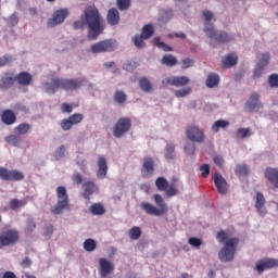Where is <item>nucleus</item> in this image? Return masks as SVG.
<instances>
[{
    "mask_svg": "<svg viewBox=\"0 0 278 278\" xmlns=\"http://www.w3.org/2000/svg\"><path fill=\"white\" fill-rule=\"evenodd\" d=\"M97 177L99 179H105L108 177V160L105 156H99Z\"/></svg>",
    "mask_w": 278,
    "mask_h": 278,
    "instance_id": "nucleus-19",
    "label": "nucleus"
},
{
    "mask_svg": "<svg viewBox=\"0 0 278 278\" xmlns=\"http://www.w3.org/2000/svg\"><path fill=\"white\" fill-rule=\"evenodd\" d=\"M86 81V78H76V79H64V78H54L50 83L45 84L46 92L48 94H55L60 88L63 90H77L81 88Z\"/></svg>",
    "mask_w": 278,
    "mask_h": 278,
    "instance_id": "nucleus-3",
    "label": "nucleus"
},
{
    "mask_svg": "<svg viewBox=\"0 0 278 278\" xmlns=\"http://www.w3.org/2000/svg\"><path fill=\"white\" fill-rule=\"evenodd\" d=\"M188 243L191 247H195V249H199L202 244L201 239L197 238V237H191L188 239Z\"/></svg>",
    "mask_w": 278,
    "mask_h": 278,
    "instance_id": "nucleus-55",
    "label": "nucleus"
},
{
    "mask_svg": "<svg viewBox=\"0 0 278 278\" xmlns=\"http://www.w3.org/2000/svg\"><path fill=\"white\" fill-rule=\"evenodd\" d=\"M132 42L137 49H144L146 43H144V37L142 35H135L132 38Z\"/></svg>",
    "mask_w": 278,
    "mask_h": 278,
    "instance_id": "nucleus-43",
    "label": "nucleus"
},
{
    "mask_svg": "<svg viewBox=\"0 0 278 278\" xmlns=\"http://www.w3.org/2000/svg\"><path fill=\"white\" fill-rule=\"evenodd\" d=\"M81 121H84V114L75 113L68 118H64L61 121V128L63 129V131H71V129H73V125H79Z\"/></svg>",
    "mask_w": 278,
    "mask_h": 278,
    "instance_id": "nucleus-13",
    "label": "nucleus"
},
{
    "mask_svg": "<svg viewBox=\"0 0 278 278\" xmlns=\"http://www.w3.org/2000/svg\"><path fill=\"white\" fill-rule=\"evenodd\" d=\"M83 188H84L83 197L87 200H90V197H92V194H94V192L99 190V188L92 181L84 182Z\"/></svg>",
    "mask_w": 278,
    "mask_h": 278,
    "instance_id": "nucleus-22",
    "label": "nucleus"
},
{
    "mask_svg": "<svg viewBox=\"0 0 278 278\" xmlns=\"http://www.w3.org/2000/svg\"><path fill=\"white\" fill-rule=\"evenodd\" d=\"M162 64L169 67L177 66V58L173 54H164L162 58Z\"/></svg>",
    "mask_w": 278,
    "mask_h": 278,
    "instance_id": "nucleus-32",
    "label": "nucleus"
},
{
    "mask_svg": "<svg viewBox=\"0 0 278 278\" xmlns=\"http://www.w3.org/2000/svg\"><path fill=\"white\" fill-rule=\"evenodd\" d=\"M86 25L89 40H97L105 29L103 16H101L99 9L94 4L85 8L80 21L74 22L73 27L74 29H84Z\"/></svg>",
    "mask_w": 278,
    "mask_h": 278,
    "instance_id": "nucleus-1",
    "label": "nucleus"
},
{
    "mask_svg": "<svg viewBox=\"0 0 278 278\" xmlns=\"http://www.w3.org/2000/svg\"><path fill=\"white\" fill-rule=\"evenodd\" d=\"M22 141L23 139L21 138V136L10 135L5 137V142H8L9 144H12L13 147H18Z\"/></svg>",
    "mask_w": 278,
    "mask_h": 278,
    "instance_id": "nucleus-38",
    "label": "nucleus"
},
{
    "mask_svg": "<svg viewBox=\"0 0 278 278\" xmlns=\"http://www.w3.org/2000/svg\"><path fill=\"white\" fill-rule=\"evenodd\" d=\"M21 235L16 229H7L0 233V249L12 247L18 242Z\"/></svg>",
    "mask_w": 278,
    "mask_h": 278,
    "instance_id": "nucleus-6",
    "label": "nucleus"
},
{
    "mask_svg": "<svg viewBox=\"0 0 278 278\" xmlns=\"http://www.w3.org/2000/svg\"><path fill=\"white\" fill-rule=\"evenodd\" d=\"M186 136L191 142H197L198 144H201V142H205V134L203 132V130H201V128L194 125L187 127Z\"/></svg>",
    "mask_w": 278,
    "mask_h": 278,
    "instance_id": "nucleus-11",
    "label": "nucleus"
},
{
    "mask_svg": "<svg viewBox=\"0 0 278 278\" xmlns=\"http://www.w3.org/2000/svg\"><path fill=\"white\" fill-rule=\"evenodd\" d=\"M213 162L214 164H216V166H219L220 168H223V165L225 164V160H223V156L220 155L214 156Z\"/></svg>",
    "mask_w": 278,
    "mask_h": 278,
    "instance_id": "nucleus-62",
    "label": "nucleus"
},
{
    "mask_svg": "<svg viewBox=\"0 0 278 278\" xmlns=\"http://www.w3.org/2000/svg\"><path fill=\"white\" fill-rule=\"evenodd\" d=\"M194 151H197V146L194 143H186L185 153H187V155H194Z\"/></svg>",
    "mask_w": 278,
    "mask_h": 278,
    "instance_id": "nucleus-54",
    "label": "nucleus"
},
{
    "mask_svg": "<svg viewBox=\"0 0 278 278\" xmlns=\"http://www.w3.org/2000/svg\"><path fill=\"white\" fill-rule=\"evenodd\" d=\"M220 83V77L217 74L210 73L206 78V86L207 88H216Z\"/></svg>",
    "mask_w": 278,
    "mask_h": 278,
    "instance_id": "nucleus-29",
    "label": "nucleus"
},
{
    "mask_svg": "<svg viewBox=\"0 0 278 278\" xmlns=\"http://www.w3.org/2000/svg\"><path fill=\"white\" fill-rule=\"evenodd\" d=\"M264 175L274 187L278 188V168L268 167Z\"/></svg>",
    "mask_w": 278,
    "mask_h": 278,
    "instance_id": "nucleus-25",
    "label": "nucleus"
},
{
    "mask_svg": "<svg viewBox=\"0 0 278 278\" xmlns=\"http://www.w3.org/2000/svg\"><path fill=\"white\" fill-rule=\"evenodd\" d=\"M278 261L276 258H262L256 262L255 270L258 275H262L264 270H269L270 268H277Z\"/></svg>",
    "mask_w": 278,
    "mask_h": 278,
    "instance_id": "nucleus-15",
    "label": "nucleus"
},
{
    "mask_svg": "<svg viewBox=\"0 0 278 278\" xmlns=\"http://www.w3.org/2000/svg\"><path fill=\"white\" fill-rule=\"evenodd\" d=\"M194 64V61L192 59H185L182 60V68H190Z\"/></svg>",
    "mask_w": 278,
    "mask_h": 278,
    "instance_id": "nucleus-63",
    "label": "nucleus"
},
{
    "mask_svg": "<svg viewBox=\"0 0 278 278\" xmlns=\"http://www.w3.org/2000/svg\"><path fill=\"white\" fill-rule=\"evenodd\" d=\"M236 175L238 177H247L249 175V167L247 165H237Z\"/></svg>",
    "mask_w": 278,
    "mask_h": 278,
    "instance_id": "nucleus-46",
    "label": "nucleus"
},
{
    "mask_svg": "<svg viewBox=\"0 0 278 278\" xmlns=\"http://www.w3.org/2000/svg\"><path fill=\"white\" fill-rule=\"evenodd\" d=\"M116 49V43L112 39H104L93 43L90 48L91 53H108Z\"/></svg>",
    "mask_w": 278,
    "mask_h": 278,
    "instance_id": "nucleus-10",
    "label": "nucleus"
},
{
    "mask_svg": "<svg viewBox=\"0 0 278 278\" xmlns=\"http://www.w3.org/2000/svg\"><path fill=\"white\" fill-rule=\"evenodd\" d=\"M8 24L10 27H15V25H18V16H16V14H12L9 17Z\"/></svg>",
    "mask_w": 278,
    "mask_h": 278,
    "instance_id": "nucleus-61",
    "label": "nucleus"
},
{
    "mask_svg": "<svg viewBox=\"0 0 278 278\" xmlns=\"http://www.w3.org/2000/svg\"><path fill=\"white\" fill-rule=\"evenodd\" d=\"M139 87L143 92H151L153 90V85H151V81H149V78L141 77L139 79Z\"/></svg>",
    "mask_w": 278,
    "mask_h": 278,
    "instance_id": "nucleus-33",
    "label": "nucleus"
},
{
    "mask_svg": "<svg viewBox=\"0 0 278 278\" xmlns=\"http://www.w3.org/2000/svg\"><path fill=\"white\" fill-rule=\"evenodd\" d=\"M227 127H229V121L218 119L212 125V130L215 134H218V131H220V129H227Z\"/></svg>",
    "mask_w": 278,
    "mask_h": 278,
    "instance_id": "nucleus-30",
    "label": "nucleus"
},
{
    "mask_svg": "<svg viewBox=\"0 0 278 278\" xmlns=\"http://www.w3.org/2000/svg\"><path fill=\"white\" fill-rule=\"evenodd\" d=\"M2 278H16V274L12 271H5Z\"/></svg>",
    "mask_w": 278,
    "mask_h": 278,
    "instance_id": "nucleus-64",
    "label": "nucleus"
},
{
    "mask_svg": "<svg viewBox=\"0 0 278 278\" xmlns=\"http://www.w3.org/2000/svg\"><path fill=\"white\" fill-rule=\"evenodd\" d=\"M202 15L205 21L204 27H210V25H214V24L210 23L212 21V18H214V13L205 10V11H202Z\"/></svg>",
    "mask_w": 278,
    "mask_h": 278,
    "instance_id": "nucleus-44",
    "label": "nucleus"
},
{
    "mask_svg": "<svg viewBox=\"0 0 278 278\" xmlns=\"http://www.w3.org/2000/svg\"><path fill=\"white\" fill-rule=\"evenodd\" d=\"M216 238L219 244H224L218 253L220 262H231L236 255V249H238L240 240L236 237L229 238V233L225 232V230L218 231Z\"/></svg>",
    "mask_w": 278,
    "mask_h": 278,
    "instance_id": "nucleus-2",
    "label": "nucleus"
},
{
    "mask_svg": "<svg viewBox=\"0 0 278 278\" xmlns=\"http://www.w3.org/2000/svg\"><path fill=\"white\" fill-rule=\"evenodd\" d=\"M165 157L166 160H175V144L168 143L166 146Z\"/></svg>",
    "mask_w": 278,
    "mask_h": 278,
    "instance_id": "nucleus-45",
    "label": "nucleus"
},
{
    "mask_svg": "<svg viewBox=\"0 0 278 278\" xmlns=\"http://www.w3.org/2000/svg\"><path fill=\"white\" fill-rule=\"evenodd\" d=\"M165 194L167 198L177 197V194H179V190L175 188L174 184H170L165 190Z\"/></svg>",
    "mask_w": 278,
    "mask_h": 278,
    "instance_id": "nucleus-48",
    "label": "nucleus"
},
{
    "mask_svg": "<svg viewBox=\"0 0 278 278\" xmlns=\"http://www.w3.org/2000/svg\"><path fill=\"white\" fill-rule=\"evenodd\" d=\"M268 62H270V55L268 53H265L262 55V59L258 62V65L266 67L268 66Z\"/></svg>",
    "mask_w": 278,
    "mask_h": 278,
    "instance_id": "nucleus-58",
    "label": "nucleus"
},
{
    "mask_svg": "<svg viewBox=\"0 0 278 278\" xmlns=\"http://www.w3.org/2000/svg\"><path fill=\"white\" fill-rule=\"evenodd\" d=\"M128 236L130 240H140V237L142 236V229L138 226H134L129 229Z\"/></svg>",
    "mask_w": 278,
    "mask_h": 278,
    "instance_id": "nucleus-34",
    "label": "nucleus"
},
{
    "mask_svg": "<svg viewBox=\"0 0 278 278\" xmlns=\"http://www.w3.org/2000/svg\"><path fill=\"white\" fill-rule=\"evenodd\" d=\"M106 22L112 26L118 25L121 23V13L118 12V9L111 8L106 14Z\"/></svg>",
    "mask_w": 278,
    "mask_h": 278,
    "instance_id": "nucleus-20",
    "label": "nucleus"
},
{
    "mask_svg": "<svg viewBox=\"0 0 278 278\" xmlns=\"http://www.w3.org/2000/svg\"><path fill=\"white\" fill-rule=\"evenodd\" d=\"M255 108H260V96L257 94V92H253L247 102V109L250 112H253Z\"/></svg>",
    "mask_w": 278,
    "mask_h": 278,
    "instance_id": "nucleus-28",
    "label": "nucleus"
},
{
    "mask_svg": "<svg viewBox=\"0 0 278 278\" xmlns=\"http://www.w3.org/2000/svg\"><path fill=\"white\" fill-rule=\"evenodd\" d=\"M153 199L157 207L149 202H141V208L143 212L150 216H162L164 214H168V205H166L164 198H162L160 194H154Z\"/></svg>",
    "mask_w": 278,
    "mask_h": 278,
    "instance_id": "nucleus-4",
    "label": "nucleus"
},
{
    "mask_svg": "<svg viewBox=\"0 0 278 278\" xmlns=\"http://www.w3.org/2000/svg\"><path fill=\"white\" fill-rule=\"evenodd\" d=\"M213 181L219 194H227V180L223 175H220V173H215L213 175Z\"/></svg>",
    "mask_w": 278,
    "mask_h": 278,
    "instance_id": "nucleus-18",
    "label": "nucleus"
},
{
    "mask_svg": "<svg viewBox=\"0 0 278 278\" xmlns=\"http://www.w3.org/2000/svg\"><path fill=\"white\" fill-rule=\"evenodd\" d=\"M84 249L88 253H92V251H96L97 249V241H94V239H86L84 242Z\"/></svg>",
    "mask_w": 278,
    "mask_h": 278,
    "instance_id": "nucleus-39",
    "label": "nucleus"
},
{
    "mask_svg": "<svg viewBox=\"0 0 278 278\" xmlns=\"http://www.w3.org/2000/svg\"><path fill=\"white\" fill-rule=\"evenodd\" d=\"M36 229V220L34 218L27 219V225L25 228L26 233H31Z\"/></svg>",
    "mask_w": 278,
    "mask_h": 278,
    "instance_id": "nucleus-50",
    "label": "nucleus"
},
{
    "mask_svg": "<svg viewBox=\"0 0 278 278\" xmlns=\"http://www.w3.org/2000/svg\"><path fill=\"white\" fill-rule=\"evenodd\" d=\"M129 129H131V118L121 117L114 126L113 136L115 138H123Z\"/></svg>",
    "mask_w": 278,
    "mask_h": 278,
    "instance_id": "nucleus-8",
    "label": "nucleus"
},
{
    "mask_svg": "<svg viewBox=\"0 0 278 278\" xmlns=\"http://www.w3.org/2000/svg\"><path fill=\"white\" fill-rule=\"evenodd\" d=\"M61 112L63 114H71L73 112V105H71L70 103H63L61 105Z\"/></svg>",
    "mask_w": 278,
    "mask_h": 278,
    "instance_id": "nucleus-59",
    "label": "nucleus"
},
{
    "mask_svg": "<svg viewBox=\"0 0 278 278\" xmlns=\"http://www.w3.org/2000/svg\"><path fill=\"white\" fill-rule=\"evenodd\" d=\"M203 31L204 34H206L207 38H212V40H216V42H219L220 45H225L233 40V36L225 31H216V29H214V25H210V27H204Z\"/></svg>",
    "mask_w": 278,
    "mask_h": 278,
    "instance_id": "nucleus-7",
    "label": "nucleus"
},
{
    "mask_svg": "<svg viewBox=\"0 0 278 278\" xmlns=\"http://www.w3.org/2000/svg\"><path fill=\"white\" fill-rule=\"evenodd\" d=\"M56 199L58 203L51 207V214L58 215L64 212V210H70L66 187L60 186L56 188Z\"/></svg>",
    "mask_w": 278,
    "mask_h": 278,
    "instance_id": "nucleus-5",
    "label": "nucleus"
},
{
    "mask_svg": "<svg viewBox=\"0 0 278 278\" xmlns=\"http://www.w3.org/2000/svg\"><path fill=\"white\" fill-rule=\"evenodd\" d=\"M15 81H17L20 86H29L31 85V81H34V78L31 77V74L27 72H21L15 76Z\"/></svg>",
    "mask_w": 278,
    "mask_h": 278,
    "instance_id": "nucleus-24",
    "label": "nucleus"
},
{
    "mask_svg": "<svg viewBox=\"0 0 278 278\" xmlns=\"http://www.w3.org/2000/svg\"><path fill=\"white\" fill-rule=\"evenodd\" d=\"M66 153V148L64 146H60L58 150L54 152V159L55 160H62Z\"/></svg>",
    "mask_w": 278,
    "mask_h": 278,
    "instance_id": "nucleus-52",
    "label": "nucleus"
},
{
    "mask_svg": "<svg viewBox=\"0 0 278 278\" xmlns=\"http://www.w3.org/2000/svg\"><path fill=\"white\" fill-rule=\"evenodd\" d=\"M72 181L75 186H79L84 181V177L79 173H74L72 176Z\"/></svg>",
    "mask_w": 278,
    "mask_h": 278,
    "instance_id": "nucleus-57",
    "label": "nucleus"
},
{
    "mask_svg": "<svg viewBox=\"0 0 278 278\" xmlns=\"http://www.w3.org/2000/svg\"><path fill=\"white\" fill-rule=\"evenodd\" d=\"M129 5H131V0H117L118 10H129Z\"/></svg>",
    "mask_w": 278,
    "mask_h": 278,
    "instance_id": "nucleus-49",
    "label": "nucleus"
},
{
    "mask_svg": "<svg viewBox=\"0 0 278 278\" xmlns=\"http://www.w3.org/2000/svg\"><path fill=\"white\" fill-rule=\"evenodd\" d=\"M268 84H269L270 88H278V75L271 74L268 77Z\"/></svg>",
    "mask_w": 278,
    "mask_h": 278,
    "instance_id": "nucleus-53",
    "label": "nucleus"
},
{
    "mask_svg": "<svg viewBox=\"0 0 278 278\" xmlns=\"http://www.w3.org/2000/svg\"><path fill=\"white\" fill-rule=\"evenodd\" d=\"M90 212L93 216H103L105 214V207L99 203H94L90 206Z\"/></svg>",
    "mask_w": 278,
    "mask_h": 278,
    "instance_id": "nucleus-36",
    "label": "nucleus"
},
{
    "mask_svg": "<svg viewBox=\"0 0 278 278\" xmlns=\"http://www.w3.org/2000/svg\"><path fill=\"white\" fill-rule=\"evenodd\" d=\"M237 64H238V55L233 53L226 55L222 60L223 68H231V66H236Z\"/></svg>",
    "mask_w": 278,
    "mask_h": 278,
    "instance_id": "nucleus-27",
    "label": "nucleus"
},
{
    "mask_svg": "<svg viewBox=\"0 0 278 278\" xmlns=\"http://www.w3.org/2000/svg\"><path fill=\"white\" fill-rule=\"evenodd\" d=\"M31 131V125L27 123H22L15 127V134L18 136H25Z\"/></svg>",
    "mask_w": 278,
    "mask_h": 278,
    "instance_id": "nucleus-31",
    "label": "nucleus"
},
{
    "mask_svg": "<svg viewBox=\"0 0 278 278\" xmlns=\"http://www.w3.org/2000/svg\"><path fill=\"white\" fill-rule=\"evenodd\" d=\"M14 81H16V78L11 73H7L0 79V90H8V88H12V86H14Z\"/></svg>",
    "mask_w": 278,
    "mask_h": 278,
    "instance_id": "nucleus-23",
    "label": "nucleus"
},
{
    "mask_svg": "<svg viewBox=\"0 0 278 278\" xmlns=\"http://www.w3.org/2000/svg\"><path fill=\"white\" fill-rule=\"evenodd\" d=\"M66 18H68V9L56 10L52 17L48 20V27H58V25H62Z\"/></svg>",
    "mask_w": 278,
    "mask_h": 278,
    "instance_id": "nucleus-12",
    "label": "nucleus"
},
{
    "mask_svg": "<svg viewBox=\"0 0 278 278\" xmlns=\"http://www.w3.org/2000/svg\"><path fill=\"white\" fill-rule=\"evenodd\" d=\"M155 186L160 192H165L168 188V180L164 177H159L155 180Z\"/></svg>",
    "mask_w": 278,
    "mask_h": 278,
    "instance_id": "nucleus-35",
    "label": "nucleus"
},
{
    "mask_svg": "<svg viewBox=\"0 0 278 278\" xmlns=\"http://www.w3.org/2000/svg\"><path fill=\"white\" fill-rule=\"evenodd\" d=\"M114 101H115V103L123 105V103H125V101H127V94H125L124 91L117 90L114 93Z\"/></svg>",
    "mask_w": 278,
    "mask_h": 278,
    "instance_id": "nucleus-40",
    "label": "nucleus"
},
{
    "mask_svg": "<svg viewBox=\"0 0 278 278\" xmlns=\"http://www.w3.org/2000/svg\"><path fill=\"white\" fill-rule=\"evenodd\" d=\"M1 121L4 125H14L16 123V114L12 110H4L1 114Z\"/></svg>",
    "mask_w": 278,
    "mask_h": 278,
    "instance_id": "nucleus-26",
    "label": "nucleus"
},
{
    "mask_svg": "<svg viewBox=\"0 0 278 278\" xmlns=\"http://www.w3.org/2000/svg\"><path fill=\"white\" fill-rule=\"evenodd\" d=\"M190 92H192V87H187L185 89L176 90L175 97H177V99H182L184 97H188Z\"/></svg>",
    "mask_w": 278,
    "mask_h": 278,
    "instance_id": "nucleus-47",
    "label": "nucleus"
},
{
    "mask_svg": "<svg viewBox=\"0 0 278 278\" xmlns=\"http://www.w3.org/2000/svg\"><path fill=\"white\" fill-rule=\"evenodd\" d=\"M155 47H157L159 49H162L163 51H173V48L166 43H164V41L160 40V37H155L153 40Z\"/></svg>",
    "mask_w": 278,
    "mask_h": 278,
    "instance_id": "nucleus-42",
    "label": "nucleus"
},
{
    "mask_svg": "<svg viewBox=\"0 0 278 278\" xmlns=\"http://www.w3.org/2000/svg\"><path fill=\"white\" fill-rule=\"evenodd\" d=\"M201 177L207 179L210 177V164H203L200 166Z\"/></svg>",
    "mask_w": 278,
    "mask_h": 278,
    "instance_id": "nucleus-51",
    "label": "nucleus"
},
{
    "mask_svg": "<svg viewBox=\"0 0 278 278\" xmlns=\"http://www.w3.org/2000/svg\"><path fill=\"white\" fill-rule=\"evenodd\" d=\"M141 36H142L143 40H149V38H151V36H153V25H151V24L144 25L141 30Z\"/></svg>",
    "mask_w": 278,
    "mask_h": 278,
    "instance_id": "nucleus-37",
    "label": "nucleus"
},
{
    "mask_svg": "<svg viewBox=\"0 0 278 278\" xmlns=\"http://www.w3.org/2000/svg\"><path fill=\"white\" fill-rule=\"evenodd\" d=\"M153 173H155V162L153 161V157L147 156L143 159L141 175L142 177L149 178L153 176Z\"/></svg>",
    "mask_w": 278,
    "mask_h": 278,
    "instance_id": "nucleus-16",
    "label": "nucleus"
},
{
    "mask_svg": "<svg viewBox=\"0 0 278 278\" xmlns=\"http://www.w3.org/2000/svg\"><path fill=\"white\" fill-rule=\"evenodd\" d=\"M99 265L100 278H108V275L114 273V265L108 258H99Z\"/></svg>",
    "mask_w": 278,
    "mask_h": 278,
    "instance_id": "nucleus-17",
    "label": "nucleus"
},
{
    "mask_svg": "<svg viewBox=\"0 0 278 278\" xmlns=\"http://www.w3.org/2000/svg\"><path fill=\"white\" fill-rule=\"evenodd\" d=\"M237 136H239V138H247V136H251V129H249V128H239L237 130Z\"/></svg>",
    "mask_w": 278,
    "mask_h": 278,
    "instance_id": "nucleus-56",
    "label": "nucleus"
},
{
    "mask_svg": "<svg viewBox=\"0 0 278 278\" xmlns=\"http://www.w3.org/2000/svg\"><path fill=\"white\" fill-rule=\"evenodd\" d=\"M264 68L265 67L263 65L257 64L256 68L253 72V78L257 79V77H262V73H264Z\"/></svg>",
    "mask_w": 278,
    "mask_h": 278,
    "instance_id": "nucleus-60",
    "label": "nucleus"
},
{
    "mask_svg": "<svg viewBox=\"0 0 278 278\" xmlns=\"http://www.w3.org/2000/svg\"><path fill=\"white\" fill-rule=\"evenodd\" d=\"M264 205H266V199L264 198V194L262 192H257L256 201H255V208H256V212L261 216L266 215V207Z\"/></svg>",
    "mask_w": 278,
    "mask_h": 278,
    "instance_id": "nucleus-21",
    "label": "nucleus"
},
{
    "mask_svg": "<svg viewBox=\"0 0 278 278\" xmlns=\"http://www.w3.org/2000/svg\"><path fill=\"white\" fill-rule=\"evenodd\" d=\"M163 86H175L176 88H181L190 84V78L188 76H170L162 80Z\"/></svg>",
    "mask_w": 278,
    "mask_h": 278,
    "instance_id": "nucleus-14",
    "label": "nucleus"
},
{
    "mask_svg": "<svg viewBox=\"0 0 278 278\" xmlns=\"http://www.w3.org/2000/svg\"><path fill=\"white\" fill-rule=\"evenodd\" d=\"M27 202L25 201H21L18 199H12L9 202V207L10 210H13L14 212H16V210H18V207H24V205H26Z\"/></svg>",
    "mask_w": 278,
    "mask_h": 278,
    "instance_id": "nucleus-41",
    "label": "nucleus"
},
{
    "mask_svg": "<svg viewBox=\"0 0 278 278\" xmlns=\"http://www.w3.org/2000/svg\"><path fill=\"white\" fill-rule=\"evenodd\" d=\"M0 179H2V181H23V179H25V174L17 169L0 167Z\"/></svg>",
    "mask_w": 278,
    "mask_h": 278,
    "instance_id": "nucleus-9",
    "label": "nucleus"
}]
</instances>
